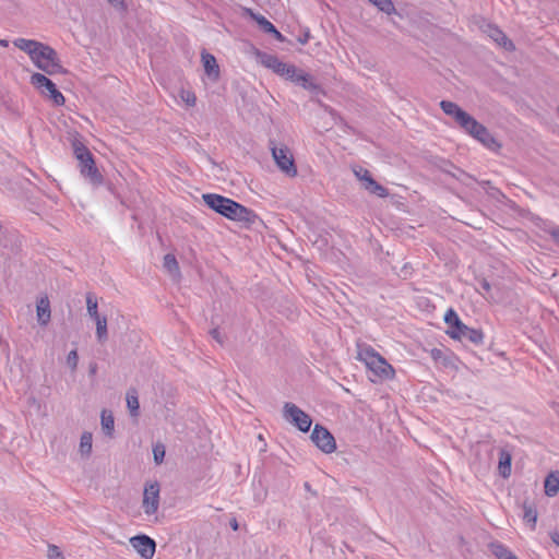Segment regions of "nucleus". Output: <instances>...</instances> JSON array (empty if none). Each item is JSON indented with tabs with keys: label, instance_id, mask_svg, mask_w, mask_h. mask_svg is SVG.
I'll return each mask as SVG.
<instances>
[{
	"label": "nucleus",
	"instance_id": "obj_1",
	"mask_svg": "<svg viewBox=\"0 0 559 559\" xmlns=\"http://www.w3.org/2000/svg\"><path fill=\"white\" fill-rule=\"evenodd\" d=\"M440 107L443 112L448 116H451L455 122L464 129L469 135L478 140L485 146L491 148L496 145V140L490 134L488 129L479 123L475 118H473L469 114L460 108L455 103L450 100L440 102Z\"/></svg>",
	"mask_w": 559,
	"mask_h": 559
},
{
	"label": "nucleus",
	"instance_id": "obj_2",
	"mask_svg": "<svg viewBox=\"0 0 559 559\" xmlns=\"http://www.w3.org/2000/svg\"><path fill=\"white\" fill-rule=\"evenodd\" d=\"M202 198L204 203L210 209L228 219L246 224H253L258 218L252 210L221 194L206 193L203 194Z\"/></svg>",
	"mask_w": 559,
	"mask_h": 559
},
{
	"label": "nucleus",
	"instance_id": "obj_3",
	"mask_svg": "<svg viewBox=\"0 0 559 559\" xmlns=\"http://www.w3.org/2000/svg\"><path fill=\"white\" fill-rule=\"evenodd\" d=\"M33 63L49 75L66 73L61 66L57 51L50 46L43 44L31 59Z\"/></svg>",
	"mask_w": 559,
	"mask_h": 559
},
{
	"label": "nucleus",
	"instance_id": "obj_4",
	"mask_svg": "<svg viewBox=\"0 0 559 559\" xmlns=\"http://www.w3.org/2000/svg\"><path fill=\"white\" fill-rule=\"evenodd\" d=\"M31 83L44 96L49 97L55 105L62 106L64 104V96L57 90L56 84L46 75L41 73H34L31 76Z\"/></svg>",
	"mask_w": 559,
	"mask_h": 559
},
{
	"label": "nucleus",
	"instance_id": "obj_5",
	"mask_svg": "<svg viewBox=\"0 0 559 559\" xmlns=\"http://www.w3.org/2000/svg\"><path fill=\"white\" fill-rule=\"evenodd\" d=\"M283 417L302 432L309 431L312 425L311 417L294 403L284 404Z\"/></svg>",
	"mask_w": 559,
	"mask_h": 559
},
{
	"label": "nucleus",
	"instance_id": "obj_6",
	"mask_svg": "<svg viewBox=\"0 0 559 559\" xmlns=\"http://www.w3.org/2000/svg\"><path fill=\"white\" fill-rule=\"evenodd\" d=\"M310 438L312 442L324 453H332L336 449V442L332 433L319 424L314 426Z\"/></svg>",
	"mask_w": 559,
	"mask_h": 559
},
{
	"label": "nucleus",
	"instance_id": "obj_7",
	"mask_svg": "<svg viewBox=\"0 0 559 559\" xmlns=\"http://www.w3.org/2000/svg\"><path fill=\"white\" fill-rule=\"evenodd\" d=\"M273 158L277 167L289 177L297 175V168L293 155L289 153L287 147H273Z\"/></svg>",
	"mask_w": 559,
	"mask_h": 559
},
{
	"label": "nucleus",
	"instance_id": "obj_8",
	"mask_svg": "<svg viewBox=\"0 0 559 559\" xmlns=\"http://www.w3.org/2000/svg\"><path fill=\"white\" fill-rule=\"evenodd\" d=\"M142 507L146 515L155 514L159 507V485L150 483L144 487Z\"/></svg>",
	"mask_w": 559,
	"mask_h": 559
},
{
	"label": "nucleus",
	"instance_id": "obj_9",
	"mask_svg": "<svg viewBox=\"0 0 559 559\" xmlns=\"http://www.w3.org/2000/svg\"><path fill=\"white\" fill-rule=\"evenodd\" d=\"M287 80L311 94L317 95L321 92V86L316 82V79L296 66L294 68V74H292Z\"/></svg>",
	"mask_w": 559,
	"mask_h": 559
},
{
	"label": "nucleus",
	"instance_id": "obj_10",
	"mask_svg": "<svg viewBox=\"0 0 559 559\" xmlns=\"http://www.w3.org/2000/svg\"><path fill=\"white\" fill-rule=\"evenodd\" d=\"M130 544L143 559H152L155 554V540L146 535L130 538Z\"/></svg>",
	"mask_w": 559,
	"mask_h": 559
},
{
	"label": "nucleus",
	"instance_id": "obj_11",
	"mask_svg": "<svg viewBox=\"0 0 559 559\" xmlns=\"http://www.w3.org/2000/svg\"><path fill=\"white\" fill-rule=\"evenodd\" d=\"M483 33L486 34L489 38H491L498 46L502 47L508 51H513L515 49L512 40H510L507 35L496 25L485 24L483 27Z\"/></svg>",
	"mask_w": 559,
	"mask_h": 559
},
{
	"label": "nucleus",
	"instance_id": "obj_12",
	"mask_svg": "<svg viewBox=\"0 0 559 559\" xmlns=\"http://www.w3.org/2000/svg\"><path fill=\"white\" fill-rule=\"evenodd\" d=\"M80 171L83 177L90 180L93 185H100L103 181V177L99 174L98 169L95 166V162L93 157H90L88 160H83L79 163Z\"/></svg>",
	"mask_w": 559,
	"mask_h": 559
},
{
	"label": "nucleus",
	"instance_id": "obj_13",
	"mask_svg": "<svg viewBox=\"0 0 559 559\" xmlns=\"http://www.w3.org/2000/svg\"><path fill=\"white\" fill-rule=\"evenodd\" d=\"M376 376L383 378V379H391L394 376V369L393 367L388 364V361L382 357L379 356L378 358H374V362L367 366Z\"/></svg>",
	"mask_w": 559,
	"mask_h": 559
},
{
	"label": "nucleus",
	"instance_id": "obj_14",
	"mask_svg": "<svg viewBox=\"0 0 559 559\" xmlns=\"http://www.w3.org/2000/svg\"><path fill=\"white\" fill-rule=\"evenodd\" d=\"M36 311L38 323L40 325H47L51 317L50 302L47 297H41L37 301Z\"/></svg>",
	"mask_w": 559,
	"mask_h": 559
},
{
	"label": "nucleus",
	"instance_id": "obj_15",
	"mask_svg": "<svg viewBox=\"0 0 559 559\" xmlns=\"http://www.w3.org/2000/svg\"><path fill=\"white\" fill-rule=\"evenodd\" d=\"M13 45L22 51L26 52L32 59L43 43L33 39L16 38L13 40Z\"/></svg>",
	"mask_w": 559,
	"mask_h": 559
},
{
	"label": "nucleus",
	"instance_id": "obj_16",
	"mask_svg": "<svg viewBox=\"0 0 559 559\" xmlns=\"http://www.w3.org/2000/svg\"><path fill=\"white\" fill-rule=\"evenodd\" d=\"M202 62L204 67L205 73L216 80L219 75V68L216 62V59L213 55L209 52H202Z\"/></svg>",
	"mask_w": 559,
	"mask_h": 559
},
{
	"label": "nucleus",
	"instance_id": "obj_17",
	"mask_svg": "<svg viewBox=\"0 0 559 559\" xmlns=\"http://www.w3.org/2000/svg\"><path fill=\"white\" fill-rule=\"evenodd\" d=\"M511 461H512L511 453L504 449H501L499 452L498 469H499V474L503 478H507L511 475Z\"/></svg>",
	"mask_w": 559,
	"mask_h": 559
},
{
	"label": "nucleus",
	"instance_id": "obj_18",
	"mask_svg": "<svg viewBox=\"0 0 559 559\" xmlns=\"http://www.w3.org/2000/svg\"><path fill=\"white\" fill-rule=\"evenodd\" d=\"M545 493L548 497H555L559 491V472H551L545 479Z\"/></svg>",
	"mask_w": 559,
	"mask_h": 559
},
{
	"label": "nucleus",
	"instance_id": "obj_19",
	"mask_svg": "<svg viewBox=\"0 0 559 559\" xmlns=\"http://www.w3.org/2000/svg\"><path fill=\"white\" fill-rule=\"evenodd\" d=\"M380 354H378L371 346L369 345H359L357 352V359L365 362L366 366H369L374 362V358H378Z\"/></svg>",
	"mask_w": 559,
	"mask_h": 559
},
{
	"label": "nucleus",
	"instance_id": "obj_20",
	"mask_svg": "<svg viewBox=\"0 0 559 559\" xmlns=\"http://www.w3.org/2000/svg\"><path fill=\"white\" fill-rule=\"evenodd\" d=\"M257 60L265 68L271 69L273 72L277 66H280V59L271 53L257 50Z\"/></svg>",
	"mask_w": 559,
	"mask_h": 559
},
{
	"label": "nucleus",
	"instance_id": "obj_21",
	"mask_svg": "<svg viewBox=\"0 0 559 559\" xmlns=\"http://www.w3.org/2000/svg\"><path fill=\"white\" fill-rule=\"evenodd\" d=\"M127 407L132 417L139 416L140 403L138 391L133 388L129 389L127 392Z\"/></svg>",
	"mask_w": 559,
	"mask_h": 559
},
{
	"label": "nucleus",
	"instance_id": "obj_22",
	"mask_svg": "<svg viewBox=\"0 0 559 559\" xmlns=\"http://www.w3.org/2000/svg\"><path fill=\"white\" fill-rule=\"evenodd\" d=\"M461 342H469L474 345H481L484 343V333L479 329H473L468 326Z\"/></svg>",
	"mask_w": 559,
	"mask_h": 559
},
{
	"label": "nucleus",
	"instance_id": "obj_23",
	"mask_svg": "<svg viewBox=\"0 0 559 559\" xmlns=\"http://www.w3.org/2000/svg\"><path fill=\"white\" fill-rule=\"evenodd\" d=\"M102 429L107 436H111L115 428V420L111 413L104 409L100 416Z\"/></svg>",
	"mask_w": 559,
	"mask_h": 559
},
{
	"label": "nucleus",
	"instance_id": "obj_24",
	"mask_svg": "<svg viewBox=\"0 0 559 559\" xmlns=\"http://www.w3.org/2000/svg\"><path fill=\"white\" fill-rule=\"evenodd\" d=\"M86 310H87L88 316L93 320H96L97 318L102 317L98 313L97 298L93 293L86 294Z\"/></svg>",
	"mask_w": 559,
	"mask_h": 559
},
{
	"label": "nucleus",
	"instance_id": "obj_25",
	"mask_svg": "<svg viewBox=\"0 0 559 559\" xmlns=\"http://www.w3.org/2000/svg\"><path fill=\"white\" fill-rule=\"evenodd\" d=\"M523 520L531 524L532 528L535 527L537 521V511L533 504L527 502L523 503Z\"/></svg>",
	"mask_w": 559,
	"mask_h": 559
},
{
	"label": "nucleus",
	"instance_id": "obj_26",
	"mask_svg": "<svg viewBox=\"0 0 559 559\" xmlns=\"http://www.w3.org/2000/svg\"><path fill=\"white\" fill-rule=\"evenodd\" d=\"M95 321L96 324V336L100 343L107 341L108 332H107V319L106 317L97 318Z\"/></svg>",
	"mask_w": 559,
	"mask_h": 559
},
{
	"label": "nucleus",
	"instance_id": "obj_27",
	"mask_svg": "<svg viewBox=\"0 0 559 559\" xmlns=\"http://www.w3.org/2000/svg\"><path fill=\"white\" fill-rule=\"evenodd\" d=\"M73 152L79 163L83 162L84 159L88 160L90 157H93L88 148L80 141L73 142Z\"/></svg>",
	"mask_w": 559,
	"mask_h": 559
},
{
	"label": "nucleus",
	"instance_id": "obj_28",
	"mask_svg": "<svg viewBox=\"0 0 559 559\" xmlns=\"http://www.w3.org/2000/svg\"><path fill=\"white\" fill-rule=\"evenodd\" d=\"M92 433L83 432L80 440V452L82 455H90L92 452Z\"/></svg>",
	"mask_w": 559,
	"mask_h": 559
},
{
	"label": "nucleus",
	"instance_id": "obj_29",
	"mask_svg": "<svg viewBox=\"0 0 559 559\" xmlns=\"http://www.w3.org/2000/svg\"><path fill=\"white\" fill-rule=\"evenodd\" d=\"M294 64L280 61V66L276 67L274 73L287 80L289 76H292V74H294Z\"/></svg>",
	"mask_w": 559,
	"mask_h": 559
},
{
	"label": "nucleus",
	"instance_id": "obj_30",
	"mask_svg": "<svg viewBox=\"0 0 559 559\" xmlns=\"http://www.w3.org/2000/svg\"><path fill=\"white\" fill-rule=\"evenodd\" d=\"M294 64L280 61V66L276 67L274 73L287 80L289 76H292V74H294Z\"/></svg>",
	"mask_w": 559,
	"mask_h": 559
},
{
	"label": "nucleus",
	"instance_id": "obj_31",
	"mask_svg": "<svg viewBox=\"0 0 559 559\" xmlns=\"http://www.w3.org/2000/svg\"><path fill=\"white\" fill-rule=\"evenodd\" d=\"M164 267L170 274H177L179 272V265L174 254L168 253L164 257Z\"/></svg>",
	"mask_w": 559,
	"mask_h": 559
},
{
	"label": "nucleus",
	"instance_id": "obj_32",
	"mask_svg": "<svg viewBox=\"0 0 559 559\" xmlns=\"http://www.w3.org/2000/svg\"><path fill=\"white\" fill-rule=\"evenodd\" d=\"M252 16L264 33L275 32V26L265 16L260 14H252Z\"/></svg>",
	"mask_w": 559,
	"mask_h": 559
},
{
	"label": "nucleus",
	"instance_id": "obj_33",
	"mask_svg": "<svg viewBox=\"0 0 559 559\" xmlns=\"http://www.w3.org/2000/svg\"><path fill=\"white\" fill-rule=\"evenodd\" d=\"M467 329L468 326L461 321L459 324L454 325V328L450 329L448 334L454 340L462 341Z\"/></svg>",
	"mask_w": 559,
	"mask_h": 559
},
{
	"label": "nucleus",
	"instance_id": "obj_34",
	"mask_svg": "<svg viewBox=\"0 0 559 559\" xmlns=\"http://www.w3.org/2000/svg\"><path fill=\"white\" fill-rule=\"evenodd\" d=\"M492 551L498 559H508L515 556L502 544H493Z\"/></svg>",
	"mask_w": 559,
	"mask_h": 559
},
{
	"label": "nucleus",
	"instance_id": "obj_35",
	"mask_svg": "<svg viewBox=\"0 0 559 559\" xmlns=\"http://www.w3.org/2000/svg\"><path fill=\"white\" fill-rule=\"evenodd\" d=\"M384 13L391 14L395 11L391 0H369Z\"/></svg>",
	"mask_w": 559,
	"mask_h": 559
},
{
	"label": "nucleus",
	"instance_id": "obj_36",
	"mask_svg": "<svg viewBox=\"0 0 559 559\" xmlns=\"http://www.w3.org/2000/svg\"><path fill=\"white\" fill-rule=\"evenodd\" d=\"M367 191L380 198H385L389 194L388 189L378 183L376 180L370 187H368Z\"/></svg>",
	"mask_w": 559,
	"mask_h": 559
},
{
	"label": "nucleus",
	"instance_id": "obj_37",
	"mask_svg": "<svg viewBox=\"0 0 559 559\" xmlns=\"http://www.w3.org/2000/svg\"><path fill=\"white\" fill-rule=\"evenodd\" d=\"M444 322L448 324L449 330L461 322L457 313L453 309H449L444 314Z\"/></svg>",
	"mask_w": 559,
	"mask_h": 559
},
{
	"label": "nucleus",
	"instance_id": "obj_38",
	"mask_svg": "<svg viewBox=\"0 0 559 559\" xmlns=\"http://www.w3.org/2000/svg\"><path fill=\"white\" fill-rule=\"evenodd\" d=\"M154 461L156 464H160L165 457V447L163 444H156L153 448Z\"/></svg>",
	"mask_w": 559,
	"mask_h": 559
},
{
	"label": "nucleus",
	"instance_id": "obj_39",
	"mask_svg": "<svg viewBox=\"0 0 559 559\" xmlns=\"http://www.w3.org/2000/svg\"><path fill=\"white\" fill-rule=\"evenodd\" d=\"M47 556L49 559H63V555H62L60 548L56 545L48 546Z\"/></svg>",
	"mask_w": 559,
	"mask_h": 559
},
{
	"label": "nucleus",
	"instance_id": "obj_40",
	"mask_svg": "<svg viewBox=\"0 0 559 559\" xmlns=\"http://www.w3.org/2000/svg\"><path fill=\"white\" fill-rule=\"evenodd\" d=\"M78 361H79V355H78V352L75 349L71 350L68 356H67V364L68 366L74 370L78 366Z\"/></svg>",
	"mask_w": 559,
	"mask_h": 559
},
{
	"label": "nucleus",
	"instance_id": "obj_41",
	"mask_svg": "<svg viewBox=\"0 0 559 559\" xmlns=\"http://www.w3.org/2000/svg\"><path fill=\"white\" fill-rule=\"evenodd\" d=\"M181 98L188 106H194L197 102V97L194 93L190 91H182L181 92Z\"/></svg>",
	"mask_w": 559,
	"mask_h": 559
},
{
	"label": "nucleus",
	"instance_id": "obj_42",
	"mask_svg": "<svg viewBox=\"0 0 559 559\" xmlns=\"http://www.w3.org/2000/svg\"><path fill=\"white\" fill-rule=\"evenodd\" d=\"M354 174L359 179V181H361V182L365 181L366 178L371 176L370 171L368 169H366V168H362V167L355 168L354 169Z\"/></svg>",
	"mask_w": 559,
	"mask_h": 559
},
{
	"label": "nucleus",
	"instance_id": "obj_43",
	"mask_svg": "<svg viewBox=\"0 0 559 559\" xmlns=\"http://www.w3.org/2000/svg\"><path fill=\"white\" fill-rule=\"evenodd\" d=\"M210 334L219 345L224 344V337L217 328L212 329Z\"/></svg>",
	"mask_w": 559,
	"mask_h": 559
},
{
	"label": "nucleus",
	"instance_id": "obj_44",
	"mask_svg": "<svg viewBox=\"0 0 559 559\" xmlns=\"http://www.w3.org/2000/svg\"><path fill=\"white\" fill-rule=\"evenodd\" d=\"M431 357L433 360L436 361H443L444 362V355H443V352L439 348H433L431 349Z\"/></svg>",
	"mask_w": 559,
	"mask_h": 559
},
{
	"label": "nucleus",
	"instance_id": "obj_45",
	"mask_svg": "<svg viewBox=\"0 0 559 559\" xmlns=\"http://www.w3.org/2000/svg\"><path fill=\"white\" fill-rule=\"evenodd\" d=\"M556 243L559 245V227L552 226L548 230Z\"/></svg>",
	"mask_w": 559,
	"mask_h": 559
},
{
	"label": "nucleus",
	"instance_id": "obj_46",
	"mask_svg": "<svg viewBox=\"0 0 559 559\" xmlns=\"http://www.w3.org/2000/svg\"><path fill=\"white\" fill-rule=\"evenodd\" d=\"M373 181H374V179L372 178V176H369L368 178H366L365 181L361 182V185H362L364 189L368 190V187H370Z\"/></svg>",
	"mask_w": 559,
	"mask_h": 559
},
{
	"label": "nucleus",
	"instance_id": "obj_47",
	"mask_svg": "<svg viewBox=\"0 0 559 559\" xmlns=\"http://www.w3.org/2000/svg\"><path fill=\"white\" fill-rule=\"evenodd\" d=\"M278 41H284L285 37L275 28V32H271Z\"/></svg>",
	"mask_w": 559,
	"mask_h": 559
},
{
	"label": "nucleus",
	"instance_id": "obj_48",
	"mask_svg": "<svg viewBox=\"0 0 559 559\" xmlns=\"http://www.w3.org/2000/svg\"><path fill=\"white\" fill-rule=\"evenodd\" d=\"M551 539H552V542H554L556 545H558V546H559V533H554V534L551 535Z\"/></svg>",
	"mask_w": 559,
	"mask_h": 559
},
{
	"label": "nucleus",
	"instance_id": "obj_49",
	"mask_svg": "<svg viewBox=\"0 0 559 559\" xmlns=\"http://www.w3.org/2000/svg\"><path fill=\"white\" fill-rule=\"evenodd\" d=\"M308 40H309V33L305 34V36H302V38H299V43L302 45L307 44Z\"/></svg>",
	"mask_w": 559,
	"mask_h": 559
},
{
	"label": "nucleus",
	"instance_id": "obj_50",
	"mask_svg": "<svg viewBox=\"0 0 559 559\" xmlns=\"http://www.w3.org/2000/svg\"><path fill=\"white\" fill-rule=\"evenodd\" d=\"M481 288L488 292L490 289V285L487 281L481 282Z\"/></svg>",
	"mask_w": 559,
	"mask_h": 559
},
{
	"label": "nucleus",
	"instance_id": "obj_51",
	"mask_svg": "<svg viewBox=\"0 0 559 559\" xmlns=\"http://www.w3.org/2000/svg\"><path fill=\"white\" fill-rule=\"evenodd\" d=\"M0 45H1L2 47H7V46L9 45V43H8V40H7V39H1V40H0Z\"/></svg>",
	"mask_w": 559,
	"mask_h": 559
},
{
	"label": "nucleus",
	"instance_id": "obj_52",
	"mask_svg": "<svg viewBox=\"0 0 559 559\" xmlns=\"http://www.w3.org/2000/svg\"><path fill=\"white\" fill-rule=\"evenodd\" d=\"M108 1H109L110 3H112V4H117V3H120V2H121V0H108Z\"/></svg>",
	"mask_w": 559,
	"mask_h": 559
},
{
	"label": "nucleus",
	"instance_id": "obj_53",
	"mask_svg": "<svg viewBox=\"0 0 559 559\" xmlns=\"http://www.w3.org/2000/svg\"><path fill=\"white\" fill-rule=\"evenodd\" d=\"M231 526H233V528H234V530H237V528H238V524H237V522H236V521H234V523H231Z\"/></svg>",
	"mask_w": 559,
	"mask_h": 559
},
{
	"label": "nucleus",
	"instance_id": "obj_54",
	"mask_svg": "<svg viewBox=\"0 0 559 559\" xmlns=\"http://www.w3.org/2000/svg\"><path fill=\"white\" fill-rule=\"evenodd\" d=\"M96 371V367L94 366L93 368H91V372L94 373Z\"/></svg>",
	"mask_w": 559,
	"mask_h": 559
},
{
	"label": "nucleus",
	"instance_id": "obj_55",
	"mask_svg": "<svg viewBox=\"0 0 559 559\" xmlns=\"http://www.w3.org/2000/svg\"><path fill=\"white\" fill-rule=\"evenodd\" d=\"M508 559H519L516 556L514 557H509Z\"/></svg>",
	"mask_w": 559,
	"mask_h": 559
}]
</instances>
